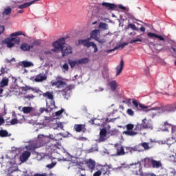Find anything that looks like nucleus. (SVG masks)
<instances>
[{"label":"nucleus","instance_id":"1","mask_svg":"<svg viewBox=\"0 0 176 176\" xmlns=\"http://www.w3.org/2000/svg\"><path fill=\"white\" fill-rule=\"evenodd\" d=\"M126 130L124 131L122 133L129 137H135L139 133V131H142L146 129H151V124L148 120L146 118L143 119L142 123H138L134 128V124H128L126 125Z\"/></svg>","mask_w":176,"mask_h":176},{"label":"nucleus","instance_id":"2","mask_svg":"<svg viewBox=\"0 0 176 176\" xmlns=\"http://www.w3.org/2000/svg\"><path fill=\"white\" fill-rule=\"evenodd\" d=\"M64 45H65V38H59L56 41L52 43V46L54 48L52 49L51 52L58 53L60 50L63 57H65V56H68V54H72V47H65Z\"/></svg>","mask_w":176,"mask_h":176},{"label":"nucleus","instance_id":"3","mask_svg":"<svg viewBox=\"0 0 176 176\" xmlns=\"http://www.w3.org/2000/svg\"><path fill=\"white\" fill-rule=\"evenodd\" d=\"M132 104H133L136 109H138V107H140V108H142V109H145V111L147 112H151V113H153V117L156 116V115H157V111H160V109H162V105L156 106L154 107L144 106L142 104H138V101L135 100L132 101Z\"/></svg>","mask_w":176,"mask_h":176},{"label":"nucleus","instance_id":"4","mask_svg":"<svg viewBox=\"0 0 176 176\" xmlns=\"http://www.w3.org/2000/svg\"><path fill=\"white\" fill-rule=\"evenodd\" d=\"M91 38H88L84 40L80 39L78 41L79 45H83L85 47H92L94 49V52L97 53L98 52V47H97V45L94 43V42H90Z\"/></svg>","mask_w":176,"mask_h":176},{"label":"nucleus","instance_id":"5","mask_svg":"<svg viewBox=\"0 0 176 176\" xmlns=\"http://www.w3.org/2000/svg\"><path fill=\"white\" fill-rule=\"evenodd\" d=\"M36 142L37 143L38 148L46 146V145L50 142V138L43 135H38Z\"/></svg>","mask_w":176,"mask_h":176},{"label":"nucleus","instance_id":"6","mask_svg":"<svg viewBox=\"0 0 176 176\" xmlns=\"http://www.w3.org/2000/svg\"><path fill=\"white\" fill-rule=\"evenodd\" d=\"M101 5L102 8H100V10H102V12H104V10H107V12H113V10H116V8H118L116 4L112 3L102 2Z\"/></svg>","mask_w":176,"mask_h":176},{"label":"nucleus","instance_id":"7","mask_svg":"<svg viewBox=\"0 0 176 176\" xmlns=\"http://www.w3.org/2000/svg\"><path fill=\"white\" fill-rule=\"evenodd\" d=\"M90 35L91 39H94L95 41L98 42V43H105L104 38H100V37H98V35H100V30H94L91 32Z\"/></svg>","mask_w":176,"mask_h":176},{"label":"nucleus","instance_id":"8","mask_svg":"<svg viewBox=\"0 0 176 176\" xmlns=\"http://www.w3.org/2000/svg\"><path fill=\"white\" fill-rule=\"evenodd\" d=\"M142 170V166H141V163L138 162L131 166V171L134 174V175H140V173Z\"/></svg>","mask_w":176,"mask_h":176},{"label":"nucleus","instance_id":"9","mask_svg":"<svg viewBox=\"0 0 176 176\" xmlns=\"http://www.w3.org/2000/svg\"><path fill=\"white\" fill-rule=\"evenodd\" d=\"M114 148L116 149V156H124V155H126V152H124V146L120 144L116 143L114 145Z\"/></svg>","mask_w":176,"mask_h":176},{"label":"nucleus","instance_id":"10","mask_svg":"<svg viewBox=\"0 0 176 176\" xmlns=\"http://www.w3.org/2000/svg\"><path fill=\"white\" fill-rule=\"evenodd\" d=\"M164 130H165V131H168V128L166 127H171L172 137H173L174 140H176V126L171 125L166 122H164Z\"/></svg>","mask_w":176,"mask_h":176},{"label":"nucleus","instance_id":"11","mask_svg":"<svg viewBox=\"0 0 176 176\" xmlns=\"http://www.w3.org/2000/svg\"><path fill=\"white\" fill-rule=\"evenodd\" d=\"M74 130L76 133H86V125L82 124H76L74 126Z\"/></svg>","mask_w":176,"mask_h":176},{"label":"nucleus","instance_id":"12","mask_svg":"<svg viewBox=\"0 0 176 176\" xmlns=\"http://www.w3.org/2000/svg\"><path fill=\"white\" fill-rule=\"evenodd\" d=\"M141 146L144 148L145 151H148V149H151V147H149V144L146 142H142L141 144H139L133 147V151H138V152H141Z\"/></svg>","mask_w":176,"mask_h":176},{"label":"nucleus","instance_id":"13","mask_svg":"<svg viewBox=\"0 0 176 176\" xmlns=\"http://www.w3.org/2000/svg\"><path fill=\"white\" fill-rule=\"evenodd\" d=\"M30 156H31V152L25 151L20 155L19 160L21 163H24V162H27Z\"/></svg>","mask_w":176,"mask_h":176},{"label":"nucleus","instance_id":"14","mask_svg":"<svg viewBox=\"0 0 176 176\" xmlns=\"http://www.w3.org/2000/svg\"><path fill=\"white\" fill-rule=\"evenodd\" d=\"M107 129H100V133H99V139L98 141L99 142H104L107 141Z\"/></svg>","mask_w":176,"mask_h":176},{"label":"nucleus","instance_id":"15","mask_svg":"<svg viewBox=\"0 0 176 176\" xmlns=\"http://www.w3.org/2000/svg\"><path fill=\"white\" fill-rule=\"evenodd\" d=\"M153 160V159L149 157H146L142 160L144 167H145V168H151V167H152Z\"/></svg>","mask_w":176,"mask_h":176},{"label":"nucleus","instance_id":"16","mask_svg":"<svg viewBox=\"0 0 176 176\" xmlns=\"http://www.w3.org/2000/svg\"><path fill=\"white\" fill-rule=\"evenodd\" d=\"M85 164L91 171H93L96 168V161L92 159L85 160Z\"/></svg>","mask_w":176,"mask_h":176},{"label":"nucleus","instance_id":"17","mask_svg":"<svg viewBox=\"0 0 176 176\" xmlns=\"http://www.w3.org/2000/svg\"><path fill=\"white\" fill-rule=\"evenodd\" d=\"M19 35H23L22 32H16L10 34L11 38L14 43L19 44L20 43V38L19 37H13V36H19Z\"/></svg>","mask_w":176,"mask_h":176},{"label":"nucleus","instance_id":"18","mask_svg":"<svg viewBox=\"0 0 176 176\" xmlns=\"http://www.w3.org/2000/svg\"><path fill=\"white\" fill-rule=\"evenodd\" d=\"M123 67H124V61L121 60L120 64L116 67V76H119V75L122 74V72L123 71Z\"/></svg>","mask_w":176,"mask_h":176},{"label":"nucleus","instance_id":"19","mask_svg":"<svg viewBox=\"0 0 176 176\" xmlns=\"http://www.w3.org/2000/svg\"><path fill=\"white\" fill-rule=\"evenodd\" d=\"M147 35L149 38H151V39H154V38H156L157 39H159V41H162V42H164L166 41V38H164L163 36L157 35L155 33L148 32Z\"/></svg>","mask_w":176,"mask_h":176},{"label":"nucleus","instance_id":"20","mask_svg":"<svg viewBox=\"0 0 176 176\" xmlns=\"http://www.w3.org/2000/svg\"><path fill=\"white\" fill-rule=\"evenodd\" d=\"M47 79V76L43 74H38L34 78V82H43V80H46Z\"/></svg>","mask_w":176,"mask_h":176},{"label":"nucleus","instance_id":"21","mask_svg":"<svg viewBox=\"0 0 176 176\" xmlns=\"http://www.w3.org/2000/svg\"><path fill=\"white\" fill-rule=\"evenodd\" d=\"M42 96L44 97V98H47V100H51V101L54 100V95L53 91H47L45 93H43Z\"/></svg>","mask_w":176,"mask_h":176},{"label":"nucleus","instance_id":"22","mask_svg":"<svg viewBox=\"0 0 176 176\" xmlns=\"http://www.w3.org/2000/svg\"><path fill=\"white\" fill-rule=\"evenodd\" d=\"M52 86H56L58 89L60 87H64V86H67V82L63 80H57L52 82Z\"/></svg>","mask_w":176,"mask_h":176},{"label":"nucleus","instance_id":"23","mask_svg":"<svg viewBox=\"0 0 176 176\" xmlns=\"http://www.w3.org/2000/svg\"><path fill=\"white\" fill-rule=\"evenodd\" d=\"M38 0H33L29 3H25L23 4L18 6V9H25L26 8H29L31 5L35 3Z\"/></svg>","mask_w":176,"mask_h":176},{"label":"nucleus","instance_id":"24","mask_svg":"<svg viewBox=\"0 0 176 176\" xmlns=\"http://www.w3.org/2000/svg\"><path fill=\"white\" fill-rule=\"evenodd\" d=\"M31 49H34L33 45H30L27 43H23L21 45V50H22L23 52H28V50H31Z\"/></svg>","mask_w":176,"mask_h":176},{"label":"nucleus","instance_id":"25","mask_svg":"<svg viewBox=\"0 0 176 176\" xmlns=\"http://www.w3.org/2000/svg\"><path fill=\"white\" fill-rule=\"evenodd\" d=\"M38 148H39V146H38V143H36V142L25 146L27 151H35Z\"/></svg>","mask_w":176,"mask_h":176},{"label":"nucleus","instance_id":"26","mask_svg":"<svg viewBox=\"0 0 176 176\" xmlns=\"http://www.w3.org/2000/svg\"><path fill=\"white\" fill-rule=\"evenodd\" d=\"M166 111L169 112H175L176 111V102L166 105Z\"/></svg>","mask_w":176,"mask_h":176},{"label":"nucleus","instance_id":"27","mask_svg":"<svg viewBox=\"0 0 176 176\" xmlns=\"http://www.w3.org/2000/svg\"><path fill=\"white\" fill-rule=\"evenodd\" d=\"M21 66L23 67V68H30V67H34V63L28 60H23L21 62Z\"/></svg>","mask_w":176,"mask_h":176},{"label":"nucleus","instance_id":"28","mask_svg":"<svg viewBox=\"0 0 176 176\" xmlns=\"http://www.w3.org/2000/svg\"><path fill=\"white\" fill-rule=\"evenodd\" d=\"M151 166L153 168H160L162 167V162L153 160Z\"/></svg>","mask_w":176,"mask_h":176},{"label":"nucleus","instance_id":"29","mask_svg":"<svg viewBox=\"0 0 176 176\" xmlns=\"http://www.w3.org/2000/svg\"><path fill=\"white\" fill-rule=\"evenodd\" d=\"M9 85V78L4 77L2 78L0 82V87H6V86Z\"/></svg>","mask_w":176,"mask_h":176},{"label":"nucleus","instance_id":"30","mask_svg":"<svg viewBox=\"0 0 176 176\" xmlns=\"http://www.w3.org/2000/svg\"><path fill=\"white\" fill-rule=\"evenodd\" d=\"M109 86L110 87L111 91H116V89H118V82H116L115 80H113L109 82Z\"/></svg>","mask_w":176,"mask_h":176},{"label":"nucleus","instance_id":"31","mask_svg":"<svg viewBox=\"0 0 176 176\" xmlns=\"http://www.w3.org/2000/svg\"><path fill=\"white\" fill-rule=\"evenodd\" d=\"M5 42L8 47H13V46H14V43L13 42L12 37L6 38Z\"/></svg>","mask_w":176,"mask_h":176},{"label":"nucleus","instance_id":"32","mask_svg":"<svg viewBox=\"0 0 176 176\" xmlns=\"http://www.w3.org/2000/svg\"><path fill=\"white\" fill-rule=\"evenodd\" d=\"M34 108L31 107H24L22 108L21 111L23 112V113L25 114H28V113H31V112H32Z\"/></svg>","mask_w":176,"mask_h":176},{"label":"nucleus","instance_id":"33","mask_svg":"<svg viewBox=\"0 0 176 176\" xmlns=\"http://www.w3.org/2000/svg\"><path fill=\"white\" fill-rule=\"evenodd\" d=\"M68 64L70 65L71 68H74L76 65H79L78 60H72L69 59Z\"/></svg>","mask_w":176,"mask_h":176},{"label":"nucleus","instance_id":"34","mask_svg":"<svg viewBox=\"0 0 176 176\" xmlns=\"http://www.w3.org/2000/svg\"><path fill=\"white\" fill-rule=\"evenodd\" d=\"M0 137H1V138L9 137V133L6 130L1 129L0 130Z\"/></svg>","mask_w":176,"mask_h":176},{"label":"nucleus","instance_id":"35","mask_svg":"<svg viewBox=\"0 0 176 176\" xmlns=\"http://www.w3.org/2000/svg\"><path fill=\"white\" fill-rule=\"evenodd\" d=\"M109 170H110V168L109 166H104L101 168V173H102V174H108V173H109Z\"/></svg>","mask_w":176,"mask_h":176},{"label":"nucleus","instance_id":"36","mask_svg":"<svg viewBox=\"0 0 176 176\" xmlns=\"http://www.w3.org/2000/svg\"><path fill=\"white\" fill-rule=\"evenodd\" d=\"M12 13V8L10 7H8L7 8L4 9L3 12V16H9Z\"/></svg>","mask_w":176,"mask_h":176},{"label":"nucleus","instance_id":"37","mask_svg":"<svg viewBox=\"0 0 176 176\" xmlns=\"http://www.w3.org/2000/svg\"><path fill=\"white\" fill-rule=\"evenodd\" d=\"M78 65H80V64H87L89 60V58H82L78 59Z\"/></svg>","mask_w":176,"mask_h":176},{"label":"nucleus","instance_id":"38","mask_svg":"<svg viewBox=\"0 0 176 176\" xmlns=\"http://www.w3.org/2000/svg\"><path fill=\"white\" fill-rule=\"evenodd\" d=\"M127 45H129V43H123L119 45L118 46L115 47V48L113 50H110V52H113V50L120 49V47H121V49H123L125 46H127Z\"/></svg>","mask_w":176,"mask_h":176},{"label":"nucleus","instance_id":"39","mask_svg":"<svg viewBox=\"0 0 176 176\" xmlns=\"http://www.w3.org/2000/svg\"><path fill=\"white\" fill-rule=\"evenodd\" d=\"M98 28L101 30H108V24L101 22L100 23Z\"/></svg>","mask_w":176,"mask_h":176},{"label":"nucleus","instance_id":"40","mask_svg":"<svg viewBox=\"0 0 176 176\" xmlns=\"http://www.w3.org/2000/svg\"><path fill=\"white\" fill-rule=\"evenodd\" d=\"M14 173H16V170H13V168H9L8 175L6 176H16L14 175Z\"/></svg>","mask_w":176,"mask_h":176},{"label":"nucleus","instance_id":"41","mask_svg":"<svg viewBox=\"0 0 176 176\" xmlns=\"http://www.w3.org/2000/svg\"><path fill=\"white\" fill-rule=\"evenodd\" d=\"M127 28H131V30H133V31H138V28H137V26H135V25L133 23L128 24Z\"/></svg>","mask_w":176,"mask_h":176},{"label":"nucleus","instance_id":"42","mask_svg":"<svg viewBox=\"0 0 176 176\" xmlns=\"http://www.w3.org/2000/svg\"><path fill=\"white\" fill-rule=\"evenodd\" d=\"M137 42H142V39L141 38H135V39H133L131 40L129 43H131V45H133V43H137Z\"/></svg>","mask_w":176,"mask_h":176},{"label":"nucleus","instance_id":"43","mask_svg":"<svg viewBox=\"0 0 176 176\" xmlns=\"http://www.w3.org/2000/svg\"><path fill=\"white\" fill-rule=\"evenodd\" d=\"M17 123H19V120H17V118H14L10 121L11 126H14V124H17Z\"/></svg>","mask_w":176,"mask_h":176},{"label":"nucleus","instance_id":"44","mask_svg":"<svg viewBox=\"0 0 176 176\" xmlns=\"http://www.w3.org/2000/svg\"><path fill=\"white\" fill-rule=\"evenodd\" d=\"M126 113H128L129 116H134V111L131 109H128L126 111Z\"/></svg>","mask_w":176,"mask_h":176},{"label":"nucleus","instance_id":"45","mask_svg":"<svg viewBox=\"0 0 176 176\" xmlns=\"http://www.w3.org/2000/svg\"><path fill=\"white\" fill-rule=\"evenodd\" d=\"M125 149L126 151L125 153H129V152L131 153L133 151H134V148L129 146L125 147Z\"/></svg>","mask_w":176,"mask_h":176},{"label":"nucleus","instance_id":"46","mask_svg":"<svg viewBox=\"0 0 176 176\" xmlns=\"http://www.w3.org/2000/svg\"><path fill=\"white\" fill-rule=\"evenodd\" d=\"M54 166H56V162H52L51 164H49L47 165H46L47 168H53V167H54Z\"/></svg>","mask_w":176,"mask_h":176},{"label":"nucleus","instance_id":"47","mask_svg":"<svg viewBox=\"0 0 176 176\" xmlns=\"http://www.w3.org/2000/svg\"><path fill=\"white\" fill-rule=\"evenodd\" d=\"M63 112H64V109H61L60 110L56 111L55 113V115H56V116H60V115L63 114Z\"/></svg>","mask_w":176,"mask_h":176},{"label":"nucleus","instance_id":"48","mask_svg":"<svg viewBox=\"0 0 176 176\" xmlns=\"http://www.w3.org/2000/svg\"><path fill=\"white\" fill-rule=\"evenodd\" d=\"M32 45L33 46H39V45H41V41H39L38 40H36L33 42Z\"/></svg>","mask_w":176,"mask_h":176},{"label":"nucleus","instance_id":"49","mask_svg":"<svg viewBox=\"0 0 176 176\" xmlns=\"http://www.w3.org/2000/svg\"><path fill=\"white\" fill-rule=\"evenodd\" d=\"M63 69H65V71H68L69 69V66H68V64L65 63L63 65Z\"/></svg>","mask_w":176,"mask_h":176},{"label":"nucleus","instance_id":"50","mask_svg":"<svg viewBox=\"0 0 176 176\" xmlns=\"http://www.w3.org/2000/svg\"><path fill=\"white\" fill-rule=\"evenodd\" d=\"M5 32V26L0 25V35H2Z\"/></svg>","mask_w":176,"mask_h":176},{"label":"nucleus","instance_id":"51","mask_svg":"<svg viewBox=\"0 0 176 176\" xmlns=\"http://www.w3.org/2000/svg\"><path fill=\"white\" fill-rule=\"evenodd\" d=\"M170 49H172V50L173 51V57H175V56H176V48L173 45H171Z\"/></svg>","mask_w":176,"mask_h":176},{"label":"nucleus","instance_id":"52","mask_svg":"<svg viewBox=\"0 0 176 176\" xmlns=\"http://www.w3.org/2000/svg\"><path fill=\"white\" fill-rule=\"evenodd\" d=\"M70 89H69V87H66L65 89H63L62 91L63 93H67L68 91H69Z\"/></svg>","mask_w":176,"mask_h":176},{"label":"nucleus","instance_id":"53","mask_svg":"<svg viewBox=\"0 0 176 176\" xmlns=\"http://www.w3.org/2000/svg\"><path fill=\"white\" fill-rule=\"evenodd\" d=\"M34 95H28L26 96H25V98H27L28 100H32V98H34Z\"/></svg>","mask_w":176,"mask_h":176},{"label":"nucleus","instance_id":"54","mask_svg":"<svg viewBox=\"0 0 176 176\" xmlns=\"http://www.w3.org/2000/svg\"><path fill=\"white\" fill-rule=\"evenodd\" d=\"M101 170H98L95 173H94V176H100L101 175Z\"/></svg>","mask_w":176,"mask_h":176},{"label":"nucleus","instance_id":"55","mask_svg":"<svg viewBox=\"0 0 176 176\" xmlns=\"http://www.w3.org/2000/svg\"><path fill=\"white\" fill-rule=\"evenodd\" d=\"M4 123H5V120L3 119V118L0 116V126H2V124H3Z\"/></svg>","mask_w":176,"mask_h":176},{"label":"nucleus","instance_id":"56","mask_svg":"<svg viewBox=\"0 0 176 176\" xmlns=\"http://www.w3.org/2000/svg\"><path fill=\"white\" fill-rule=\"evenodd\" d=\"M47 175H46V173H43V174H41V173H36L34 175V176H47Z\"/></svg>","mask_w":176,"mask_h":176},{"label":"nucleus","instance_id":"57","mask_svg":"<svg viewBox=\"0 0 176 176\" xmlns=\"http://www.w3.org/2000/svg\"><path fill=\"white\" fill-rule=\"evenodd\" d=\"M119 9H121V10H126V7L123 6L122 5L118 6Z\"/></svg>","mask_w":176,"mask_h":176},{"label":"nucleus","instance_id":"58","mask_svg":"<svg viewBox=\"0 0 176 176\" xmlns=\"http://www.w3.org/2000/svg\"><path fill=\"white\" fill-rule=\"evenodd\" d=\"M139 175L140 176H148V174H144L142 173V170L139 173Z\"/></svg>","mask_w":176,"mask_h":176},{"label":"nucleus","instance_id":"59","mask_svg":"<svg viewBox=\"0 0 176 176\" xmlns=\"http://www.w3.org/2000/svg\"><path fill=\"white\" fill-rule=\"evenodd\" d=\"M44 54H47V55H52V51H45V52H44Z\"/></svg>","mask_w":176,"mask_h":176},{"label":"nucleus","instance_id":"60","mask_svg":"<svg viewBox=\"0 0 176 176\" xmlns=\"http://www.w3.org/2000/svg\"><path fill=\"white\" fill-rule=\"evenodd\" d=\"M140 30L141 31V32H145V28L142 26L140 28Z\"/></svg>","mask_w":176,"mask_h":176},{"label":"nucleus","instance_id":"61","mask_svg":"<svg viewBox=\"0 0 176 176\" xmlns=\"http://www.w3.org/2000/svg\"><path fill=\"white\" fill-rule=\"evenodd\" d=\"M45 111L46 112H47V109H45V108H41V113L45 112Z\"/></svg>","mask_w":176,"mask_h":176},{"label":"nucleus","instance_id":"62","mask_svg":"<svg viewBox=\"0 0 176 176\" xmlns=\"http://www.w3.org/2000/svg\"><path fill=\"white\" fill-rule=\"evenodd\" d=\"M49 148L48 149H50V151H53V148H54V145H48Z\"/></svg>","mask_w":176,"mask_h":176},{"label":"nucleus","instance_id":"63","mask_svg":"<svg viewBox=\"0 0 176 176\" xmlns=\"http://www.w3.org/2000/svg\"><path fill=\"white\" fill-rule=\"evenodd\" d=\"M1 74H5V69H4V67H1Z\"/></svg>","mask_w":176,"mask_h":176},{"label":"nucleus","instance_id":"64","mask_svg":"<svg viewBox=\"0 0 176 176\" xmlns=\"http://www.w3.org/2000/svg\"><path fill=\"white\" fill-rule=\"evenodd\" d=\"M147 175L148 176H156V174H155V173H149Z\"/></svg>","mask_w":176,"mask_h":176}]
</instances>
